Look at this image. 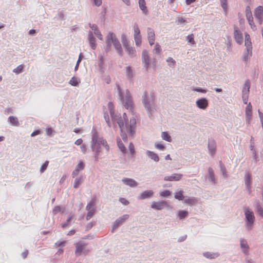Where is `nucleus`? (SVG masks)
<instances>
[{
    "label": "nucleus",
    "mask_w": 263,
    "mask_h": 263,
    "mask_svg": "<svg viewBox=\"0 0 263 263\" xmlns=\"http://www.w3.org/2000/svg\"><path fill=\"white\" fill-rule=\"evenodd\" d=\"M108 108L109 114L114 123L116 122L121 130L120 137H118L117 142L119 149L123 154L126 153V149L124 146V143L127 142V137L125 133L126 131L130 136H133L135 134L136 128V120L135 117L132 116L129 120L127 118L125 113L121 116L120 114H115L114 110L113 104L111 102L108 103Z\"/></svg>",
    "instance_id": "obj_1"
},
{
    "label": "nucleus",
    "mask_w": 263,
    "mask_h": 263,
    "mask_svg": "<svg viewBox=\"0 0 263 263\" xmlns=\"http://www.w3.org/2000/svg\"><path fill=\"white\" fill-rule=\"evenodd\" d=\"M104 147L105 149L109 150V145L106 141L102 137L99 136L96 132H93L92 135V140L91 143V148L94 153V157L96 161H98L100 155L101 146Z\"/></svg>",
    "instance_id": "obj_2"
},
{
    "label": "nucleus",
    "mask_w": 263,
    "mask_h": 263,
    "mask_svg": "<svg viewBox=\"0 0 263 263\" xmlns=\"http://www.w3.org/2000/svg\"><path fill=\"white\" fill-rule=\"evenodd\" d=\"M116 87L118 96L124 106L126 109L131 110L133 108V102L129 91L126 89L125 92H122L119 85H117Z\"/></svg>",
    "instance_id": "obj_3"
},
{
    "label": "nucleus",
    "mask_w": 263,
    "mask_h": 263,
    "mask_svg": "<svg viewBox=\"0 0 263 263\" xmlns=\"http://www.w3.org/2000/svg\"><path fill=\"white\" fill-rule=\"evenodd\" d=\"M143 104L148 114H151L154 107V96L152 93L145 92L142 96Z\"/></svg>",
    "instance_id": "obj_4"
},
{
    "label": "nucleus",
    "mask_w": 263,
    "mask_h": 263,
    "mask_svg": "<svg viewBox=\"0 0 263 263\" xmlns=\"http://www.w3.org/2000/svg\"><path fill=\"white\" fill-rule=\"evenodd\" d=\"M74 253L76 256L85 255L90 251L87 245L83 241H79L76 243Z\"/></svg>",
    "instance_id": "obj_5"
},
{
    "label": "nucleus",
    "mask_w": 263,
    "mask_h": 263,
    "mask_svg": "<svg viewBox=\"0 0 263 263\" xmlns=\"http://www.w3.org/2000/svg\"><path fill=\"white\" fill-rule=\"evenodd\" d=\"M142 62L143 66L146 68V70H148L151 67L154 68L156 66L155 60H154L153 62H151L148 51L146 50H144L142 51Z\"/></svg>",
    "instance_id": "obj_6"
},
{
    "label": "nucleus",
    "mask_w": 263,
    "mask_h": 263,
    "mask_svg": "<svg viewBox=\"0 0 263 263\" xmlns=\"http://www.w3.org/2000/svg\"><path fill=\"white\" fill-rule=\"evenodd\" d=\"M151 207L155 210L169 209L171 208L167 202L164 200L153 201L151 203Z\"/></svg>",
    "instance_id": "obj_7"
},
{
    "label": "nucleus",
    "mask_w": 263,
    "mask_h": 263,
    "mask_svg": "<svg viewBox=\"0 0 263 263\" xmlns=\"http://www.w3.org/2000/svg\"><path fill=\"white\" fill-rule=\"evenodd\" d=\"M86 210L87 211L86 219L88 220L93 216L96 211V203L94 199L91 200L88 202L86 205Z\"/></svg>",
    "instance_id": "obj_8"
},
{
    "label": "nucleus",
    "mask_w": 263,
    "mask_h": 263,
    "mask_svg": "<svg viewBox=\"0 0 263 263\" xmlns=\"http://www.w3.org/2000/svg\"><path fill=\"white\" fill-rule=\"evenodd\" d=\"M245 46L247 48V52L244 54L243 60L247 61L248 59V55L252 54V43L251 42L250 35L248 34H245Z\"/></svg>",
    "instance_id": "obj_9"
},
{
    "label": "nucleus",
    "mask_w": 263,
    "mask_h": 263,
    "mask_svg": "<svg viewBox=\"0 0 263 263\" xmlns=\"http://www.w3.org/2000/svg\"><path fill=\"white\" fill-rule=\"evenodd\" d=\"M85 167V162L82 160H78L77 164L76 165L74 170L73 171L72 173V177H75L78 176L80 172L83 171Z\"/></svg>",
    "instance_id": "obj_10"
},
{
    "label": "nucleus",
    "mask_w": 263,
    "mask_h": 263,
    "mask_svg": "<svg viewBox=\"0 0 263 263\" xmlns=\"http://www.w3.org/2000/svg\"><path fill=\"white\" fill-rule=\"evenodd\" d=\"M245 216L247 220V225L249 229H251V227L253 224L254 221V216L253 212L250 211L249 209L245 210Z\"/></svg>",
    "instance_id": "obj_11"
},
{
    "label": "nucleus",
    "mask_w": 263,
    "mask_h": 263,
    "mask_svg": "<svg viewBox=\"0 0 263 263\" xmlns=\"http://www.w3.org/2000/svg\"><path fill=\"white\" fill-rule=\"evenodd\" d=\"M129 217V215L124 214L117 218L114 222L112 227L113 231L125 222L128 219Z\"/></svg>",
    "instance_id": "obj_12"
},
{
    "label": "nucleus",
    "mask_w": 263,
    "mask_h": 263,
    "mask_svg": "<svg viewBox=\"0 0 263 263\" xmlns=\"http://www.w3.org/2000/svg\"><path fill=\"white\" fill-rule=\"evenodd\" d=\"M147 37L148 43L151 46L155 44V33L154 29L150 27H148L146 29Z\"/></svg>",
    "instance_id": "obj_13"
},
{
    "label": "nucleus",
    "mask_w": 263,
    "mask_h": 263,
    "mask_svg": "<svg viewBox=\"0 0 263 263\" xmlns=\"http://www.w3.org/2000/svg\"><path fill=\"white\" fill-rule=\"evenodd\" d=\"M254 14L256 18L258 20L259 23L261 24L263 18V7L262 6H258L256 8Z\"/></svg>",
    "instance_id": "obj_14"
},
{
    "label": "nucleus",
    "mask_w": 263,
    "mask_h": 263,
    "mask_svg": "<svg viewBox=\"0 0 263 263\" xmlns=\"http://www.w3.org/2000/svg\"><path fill=\"white\" fill-rule=\"evenodd\" d=\"M117 39L116 37V35L114 33L112 32H109L106 37V43L107 45V47L108 49L110 48L111 44L116 41Z\"/></svg>",
    "instance_id": "obj_15"
},
{
    "label": "nucleus",
    "mask_w": 263,
    "mask_h": 263,
    "mask_svg": "<svg viewBox=\"0 0 263 263\" xmlns=\"http://www.w3.org/2000/svg\"><path fill=\"white\" fill-rule=\"evenodd\" d=\"M89 27L91 29V31L93 32L94 34L100 40H103V36L98 29V27L97 25L95 24H89Z\"/></svg>",
    "instance_id": "obj_16"
},
{
    "label": "nucleus",
    "mask_w": 263,
    "mask_h": 263,
    "mask_svg": "<svg viewBox=\"0 0 263 263\" xmlns=\"http://www.w3.org/2000/svg\"><path fill=\"white\" fill-rule=\"evenodd\" d=\"M125 74L127 80L132 81L135 76L134 69L130 66L125 67Z\"/></svg>",
    "instance_id": "obj_17"
},
{
    "label": "nucleus",
    "mask_w": 263,
    "mask_h": 263,
    "mask_svg": "<svg viewBox=\"0 0 263 263\" xmlns=\"http://www.w3.org/2000/svg\"><path fill=\"white\" fill-rule=\"evenodd\" d=\"M122 182L126 185L131 187H134L137 186L138 182L134 179L128 178H124L122 179Z\"/></svg>",
    "instance_id": "obj_18"
},
{
    "label": "nucleus",
    "mask_w": 263,
    "mask_h": 263,
    "mask_svg": "<svg viewBox=\"0 0 263 263\" xmlns=\"http://www.w3.org/2000/svg\"><path fill=\"white\" fill-rule=\"evenodd\" d=\"M76 219V216L73 213H70L67 216L66 222L62 224V227L66 228L67 226L70 225L72 222Z\"/></svg>",
    "instance_id": "obj_19"
},
{
    "label": "nucleus",
    "mask_w": 263,
    "mask_h": 263,
    "mask_svg": "<svg viewBox=\"0 0 263 263\" xmlns=\"http://www.w3.org/2000/svg\"><path fill=\"white\" fill-rule=\"evenodd\" d=\"M197 106L200 109H205L208 106V101L205 98L198 99L196 102Z\"/></svg>",
    "instance_id": "obj_20"
},
{
    "label": "nucleus",
    "mask_w": 263,
    "mask_h": 263,
    "mask_svg": "<svg viewBox=\"0 0 263 263\" xmlns=\"http://www.w3.org/2000/svg\"><path fill=\"white\" fill-rule=\"evenodd\" d=\"M234 35L236 42L239 44H241L243 42L242 34L238 30L237 27H234Z\"/></svg>",
    "instance_id": "obj_21"
},
{
    "label": "nucleus",
    "mask_w": 263,
    "mask_h": 263,
    "mask_svg": "<svg viewBox=\"0 0 263 263\" xmlns=\"http://www.w3.org/2000/svg\"><path fill=\"white\" fill-rule=\"evenodd\" d=\"M252 105L250 103H249L246 108L245 110V115H246V120L247 122L250 123L251 121L252 116Z\"/></svg>",
    "instance_id": "obj_22"
},
{
    "label": "nucleus",
    "mask_w": 263,
    "mask_h": 263,
    "mask_svg": "<svg viewBox=\"0 0 263 263\" xmlns=\"http://www.w3.org/2000/svg\"><path fill=\"white\" fill-rule=\"evenodd\" d=\"M154 192L152 190H146L140 193L138 198L140 200H144L151 198L153 196Z\"/></svg>",
    "instance_id": "obj_23"
},
{
    "label": "nucleus",
    "mask_w": 263,
    "mask_h": 263,
    "mask_svg": "<svg viewBox=\"0 0 263 263\" xmlns=\"http://www.w3.org/2000/svg\"><path fill=\"white\" fill-rule=\"evenodd\" d=\"M88 40L89 41V45L91 48L95 50L96 48L97 44L96 43V38L93 35L92 31H89L88 34Z\"/></svg>",
    "instance_id": "obj_24"
},
{
    "label": "nucleus",
    "mask_w": 263,
    "mask_h": 263,
    "mask_svg": "<svg viewBox=\"0 0 263 263\" xmlns=\"http://www.w3.org/2000/svg\"><path fill=\"white\" fill-rule=\"evenodd\" d=\"M145 153L149 158L154 160L155 162H158L159 161L158 155L154 152L147 150L146 151Z\"/></svg>",
    "instance_id": "obj_25"
},
{
    "label": "nucleus",
    "mask_w": 263,
    "mask_h": 263,
    "mask_svg": "<svg viewBox=\"0 0 263 263\" xmlns=\"http://www.w3.org/2000/svg\"><path fill=\"white\" fill-rule=\"evenodd\" d=\"M181 177L180 175L174 174L171 176H166L164 178V180L167 181H174L180 180Z\"/></svg>",
    "instance_id": "obj_26"
},
{
    "label": "nucleus",
    "mask_w": 263,
    "mask_h": 263,
    "mask_svg": "<svg viewBox=\"0 0 263 263\" xmlns=\"http://www.w3.org/2000/svg\"><path fill=\"white\" fill-rule=\"evenodd\" d=\"M245 184L248 190L251 189V174L250 173H246L245 176Z\"/></svg>",
    "instance_id": "obj_27"
},
{
    "label": "nucleus",
    "mask_w": 263,
    "mask_h": 263,
    "mask_svg": "<svg viewBox=\"0 0 263 263\" xmlns=\"http://www.w3.org/2000/svg\"><path fill=\"white\" fill-rule=\"evenodd\" d=\"M116 49L117 52L120 55H122L123 54V50L121 47V45L119 42V41L117 40L114 41V42L112 44Z\"/></svg>",
    "instance_id": "obj_28"
},
{
    "label": "nucleus",
    "mask_w": 263,
    "mask_h": 263,
    "mask_svg": "<svg viewBox=\"0 0 263 263\" xmlns=\"http://www.w3.org/2000/svg\"><path fill=\"white\" fill-rule=\"evenodd\" d=\"M68 83L72 86L77 87L81 83V79L78 77H73L69 80Z\"/></svg>",
    "instance_id": "obj_29"
},
{
    "label": "nucleus",
    "mask_w": 263,
    "mask_h": 263,
    "mask_svg": "<svg viewBox=\"0 0 263 263\" xmlns=\"http://www.w3.org/2000/svg\"><path fill=\"white\" fill-rule=\"evenodd\" d=\"M8 122L12 125L18 126L19 125L18 120L17 117L10 116L8 119Z\"/></svg>",
    "instance_id": "obj_30"
},
{
    "label": "nucleus",
    "mask_w": 263,
    "mask_h": 263,
    "mask_svg": "<svg viewBox=\"0 0 263 263\" xmlns=\"http://www.w3.org/2000/svg\"><path fill=\"white\" fill-rule=\"evenodd\" d=\"M250 87V83L249 81H246V82L244 84V86H243V90H242V95H245V96H247V95H249Z\"/></svg>",
    "instance_id": "obj_31"
},
{
    "label": "nucleus",
    "mask_w": 263,
    "mask_h": 263,
    "mask_svg": "<svg viewBox=\"0 0 263 263\" xmlns=\"http://www.w3.org/2000/svg\"><path fill=\"white\" fill-rule=\"evenodd\" d=\"M125 51L128 53L129 56L134 57L136 55V50L133 47H131L129 45L124 47Z\"/></svg>",
    "instance_id": "obj_32"
},
{
    "label": "nucleus",
    "mask_w": 263,
    "mask_h": 263,
    "mask_svg": "<svg viewBox=\"0 0 263 263\" xmlns=\"http://www.w3.org/2000/svg\"><path fill=\"white\" fill-rule=\"evenodd\" d=\"M209 151L211 155H214L216 151V143L215 141H211L209 143Z\"/></svg>",
    "instance_id": "obj_33"
},
{
    "label": "nucleus",
    "mask_w": 263,
    "mask_h": 263,
    "mask_svg": "<svg viewBox=\"0 0 263 263\" xmlns=\"http://www.w3.org/2000/svg\"><path fill=\"white\" fill-rule=\"evenodd\" d=\"M139 5L140 9L145 14H147V10L146 7V4L144 0H139Z\"/></svg>",
    "instance_id": "obj_34"
},
{
    "label": "nucleus",
    "mask_w": 263,
    "mask_h": 263,
    "mask_svg": "<svg viewBox=\"0 0 263 263\" xmlns=\"http://www.w3.org/2000/svg\"><path fill=\"white\" fill-rule=\"evenodd\" d=\"M166 62L170 68H174L176 66L175 60L171 57L167 58L166 59Z\"/></svg>",
    "instance_id": "obj_35"
},
{
    "label": "nucleus",
    "mask_w": 263,
    "mask_h": 263,
    "mask_svg": "<svg viewBox=\"0 0 263 263\" xmlns=\"http://www.w3.org/2000/svg\"><path fill=\"white\" fill-rule=\"evenodd\" d=\"M162 51L160 45L158 43L155 44L153 49V53L154 54L159 55Z\"/></svg>",
    "instance_id": "obj_36"
},
{
    "label": "nucleus",
    "mask_w": 263,
    "mask_h": 263,
    "mask_svg": "<svg viewBox=\"0 0 263 263\" xmlns=\"http://www.w3.org/2000/svg\"><path fill=\"white\" fill-rule=\"evenodd\" d=\"M184 201V202L189 205H194L197 202V200L195 198H187L184 199V197L182 195V200Z\"/></svg>",
    "instance_id": "obj_37"
},
{
    "label": "nucleus",
    "mask_w": 263,
    "mask_h": 263,
    "mask_svg": "<svg viewBox=\"0 0 263 263\" xmlns=\"http://www.w3.org/2000/svg\"><path fill=\"white\" fill-rule=\"evenodd\" d=\"M73 187L74 188H77L79 187V186L82 183V178L81 176H77V177H75Z\"/></svg>",
    "instance_id": "obj_38"
},
{
    "label": "nucleus",
    "mask_w": 263,
    "mask_h": 263,
    "mask_svg": "<svg viewBox=\"0 0 263 263\" xmlns=\"http://www.w3.org/2000/svg\"><path fill=\"white\" fill-rule=\"evenodd\" d=\"M133 29H134V33H133L134 37L141 35L140 29L139 28L138 25L137 23L134 24V25L133 26Z\"/></svg>",
    "instance_id": "obj_39"
},
{
    "label": "nucleus",
    "mask_w": 263,
    "mask_h": 263,
    "mask_svg": "<svg viewBox=\"0 0 263 263\" xmlns=\"http://www.w3.org/2000/svg\"><path fill=\"white\" fill-rule=\"evenodd\" d=\"M240 246L244 253L247 252L248 249V246L247 245V241L245 240L242 239L240 241Z\"/></svg>",
    "instance_id": "obj_40"
},
{
    "label": "nucleus",
    "mask_w": 263,
    "mask_h": 263,
    "mask_svg": "<svg viewBox=\"0 0 263 263\" xmlns=\"http://www.w3.org/2000/svg\"><path fill=\"white\" fill-rule=\"evenodd\" d=\"M65 209L60 206H56L54 208L52 211V213L54 215H56L58 213L62 212L64 213Z\"/></svg>",
    "instance_id": "obj_41"
},
{
    "label": "nucleus",
    "mask_w": 263,
    "mask_h": 263,
    "mask_svg": "<svg viewBox=\"0 0 263 263\" xmlns=\"http://www.w3.org/2000/svg\"><path fill=\"white\" fill-rule=\"evenodd\" d=\"M161 138L163 140H165L167 142H171V137L168 135V134L167 132H162L161 133Z\"/></svg>",
    "instance_id": "obj_42"
},
{
    "label": "nucleus",
    "mask_w": 263,
    "mask_h": 263,
    "mask_svg": "<svg viewBox=\"0 0 263 263\" xmlns=\"http://www.w3.org/2000/svg\"><path fill=\"white\" fill-rule=\"evenodd\" d=\"M121 42L124 47L129 45L128 41L126 37V35L125 34L121 35Z\"/></svg>",
    "instance_id": "obj_43"
},
{
    "label": "nucleus",
    "mask_w": 263,
    "mask_h": 263,
    "mask_svg": "<svg viewBox=\"0 0 263 263\" xmlns=\"http://www.w3.org/2000/svg\"><path fill=\"white\" fill-rule=\"evenodd\" d=\"M134 41H135V45L137 47L140 46L141 45V43H142V36H141V35H140L139 36L134 37Z\"/></svg>",
    "instance_id": "obj_44"
},
{
    "label": "nucleus",
    "mask_w": 263,
    "mask_h": 263,
    "mask_svg": "<svg viewBox=\"0 0 263 263\" xmlns=\"http://www.w3.org/2000/svg\"><path fill=\"white\" fill-rule=\"evenodd\" d=\"M24 65H20L16 68H14L13 70V72L14 73H15V74H18L23 71V69H24Z\"/></svg>",
    "instance_id": "obj_45"
},
{
    "label": "nucleus",
    "mask_w": 263,
    "mask_h": 263,
    "mask_svg": "<svg viewBox=\"0 0 263 263\" xmlns=\"http://www.w3.org/2000/svg\"><path fill=\"white\" fill-rule=\"evenodd\" d=\"M187 42L191 44L194 45L195 44L194 41V36L193 34H189L186 37Z\"/></svg>",
    "instance_id": "obj_46"
},
{
    "label": "nucleus",
    "mask_w": 263,
    "mask_h": 263,
    "mask_svg": "<svg viewBox=\"0 0 263 263\" xmlns=\"http://www.w3.org/2000/svg\"><path fill=\"white\" fill-rule=\"evenodd\" d=\"M209 179L213 183H215L214 171L212 168H209Z\"/></svg>",
    "instance_id": "obj_47"
},
{
    "label": "nucleus",
    "mask_w": 263,
    "mask_h": 263,
    "mask_svg": "<svg viewBox=\"0 0 263 263\" xmlns=\"http://www.w3.org/2000/svg\"><path fill=\"white\" fill-rule=\"evenodd\" d=\"M160 196L163 197H167L171 195V192L168 190L161 191L159 193Z\"/></svg>",
    "instance_id": "obj_48"
},
{
    "label": "nucleus",
    "mask_w": 263,
    "mask_h": 263,
    "mask_svg": "<svg viewBox=\"0 0 263 263\" xmlns=\"http://www.w3.org/2000/svg\"><path fill=\"white\" fill-rule=\"evenodd\" d=\"M246 15L247 20L253 17L252 12L249 7H247L246 9Z\"/></svg>",
    "instance_id": "obj_49"
},
{
    "label": "nucleus",
    "mask_w": 263,
    "mask_h": 263,
    "mask_svg": "<svg viewBox=\"0 0 263 263\" xmlns=\"http://www.w3.org/2000/svg\"><path fill=\"white\" fill-rule=\"evenodd\" d=\"M48 164H49V161H46L44 162V163H43L42 164V165L41 166V167L40 168V172L41 173H44L45 172V171L47 169Z\"/></svg>",
    "instance_id": "obj_50"
},
{
    "label": "nucleus",
    "mask_w": 263,
    "mask_h": 263,
    "mask_svg": "<svg viewBox=\"0 0 263 263\" xmlns=\"http://www.w3.org/2000/svg\"><path fill=\"white\" fill-rule=\"evenodd\" d=\"M204 255L207 257V258H214L215 257H217L218 256V254H216V253H213V254H211L210 253H204Z\"/></svg>",
    "instance_id": "obj_51"
},
{
    "label": "nucleus",
    "mask_w": 263,
    "mask_h": 263,
    "mask_svg": "<svg viewBox=\"0 0 263 263\" xmlns=\"http://www.w3.org/2000/svg\"><path fill=\"white\" fill-rule=\"evenodd\" d=\"M221 7L224 11L226 12L227 11V0H220Z\"/></svg>",
    "instance_id": "obj_52"
},
{
    "label": "nucleus",
    "mask_w": 263,
    "mask_h": 263,
    "mask_svg": "<svg viewBox=\"0 0 263 263\" xmlns=\"http://www.w3.org/2000/svg\"><path fill=\"white\" fill-rule=\"evenodd\" d=\"M66 241H59L55 243V246L62 248L66 245Z\"/></svg>",
    "instance_id": "obj_53"
},
{
    "label": "nucleus",
    "mask_w": 263,
    "mask_h": 263,
    "mask_svg": "<svg viewBox=\"0 0 263 263\" xmlns=\"http://www.w3.org/2000/svg\"><path fill=\"white\" fill-rule=\"evenodd\" d=\"M128 148L130 151V153L132 155H134L135 151V148L133 144L132 143H130L128 145Z\"/></svg>",
    "instance_id": "obj_54"
},
{
    "label": "nucleus",
    "mask_w": 263,
    "mask_h": 263,
    "mask_svg": "<svg viewBox=\"0 0 263 263\" xmlns=\"http://www.w3.org/2000/svg\"><path fill=\"white\" fill-rule=\"evenodd\" d=\"M82 57H83V55H82V54L81 53L79 55V59L77 62V64H76V65L74 67V70L75 71H77L78 69V67H79V63L81 62V60H82Z\"/></svg>",
    "instance_id": "obj_55"
},
{
    "label": "nucleus",
    "mask_w": 263,
    "mask_h": 263,
    "mask_svg": "<svg viewBox=\"0 0 263 263\" xmlns=\"http://www.w3.org/2000/svg\"><path fill=\"white\" fill-rule=\"evenodd\" d=\"M256 210L259 215L263 218V210L259 205H257Z\"/></svg>",
    "instance_id": "obj_56"
},
{
    "label": "nucleus",
    "mask_w": 263,
    "mask_h": 263,
    "mask_svg": "<svg viewBox=\"0 0 263 263\" xmlns=\"http://www.w3.org/2000/svg\"><path fill=\"white\" fill-rule=\"evenodd\" d=\"M119 201L123 205H127L129 204V201L124 198H120Z\"/></svg>",
    "instance_id": "obj_57"
},
{
    "label": "nucleus",
    "mask_w": 263,
    "mask_h": 263,
    "mask_svg": "<svg viewBox=\"0 0 263 263\" xmlns=\"http://www.w3.org/2000/svg\"><path fill=\"white\" fill-rule=\"evenodd\" d=\"M248 21L249 22V25H250L251 28L253 30L255 29V26L254 25V22H253V18H251L250 19L248 20Z\"/></svg>",
    "instance_id": "obj_58"
},
{
    "label": "nucleus",
    "mask_w": 263,
    "mask_h": 263,
    "mask_svg": "<svg viewBox=\"0 0 263 263\" xmlns=\"http://www.w3.org/2000/svg\"><path fill=\"white\" fill-rule=\"evenodd\" d=\"M155 146L156 148H157L159 150H161V151H163L165 149L164 146L162 144L155 143Z\"/></svg>",
    "instance_id": "obj_59"
},
{
    "label": "nucleus",
    "mask_w": 263,
    "mask_h": 263,
    "mask_svg": "<svg viewBox=\"0 0 263 263\" xmlns=\"http://www.w3.org/2000/svg\"><path fill=\"white\" fill-rule=\"evenodd\" d=\"M80 149L82 153L86 154L87 151V147L86 144H82L80 146Z\"/></svg>",
    "instance_id": "obj_60"
},
{
    "label": "nucleus",
    "mask_w": 263,
    "mask_h": 263,
    "mask_svg": "<svg viewBox=\"0 0 263 263\" xmlns=\"http://www.w3.org/2000/svg\"><path fill=\"white\" fill-rule=\"evenodd\" d=\"M53 130L51 128H48L46 129V133L49 136H52Z\"/></svg>",
    "instance_id": "obj_61"
},
{
    "label": "nucleus",
    "mask_w": 263,
    "mask_h": 263,
    "mask_svg": "<svg viewBox=\"0 0 263 263\" xmlns=\"http://www.w3.org/2000/svg\"><path fill=\"white\" fill-rule=\"evenodd\" d=\"M104 119H105L106 122L107 123L108 126H110V124L109 123V118L108 115L105 114H104Z\"/></svg>",
    "instance_id": "obj_62"
},
{
    "label": "nucleus",
    "mask_w": 263,
    "mask_h": 263,
    "mask_svg": "<svg viewBox=\"0 0 263 263\" xmlns=\"http://www.w3.org/2000/svg\"><path fill=\"white\" fill-rule=\"evenodd\" d=\"M175 198L179 200H181V191H179L176 193Z\"/></svg>",
    "instance_id": "obj_63"
},
{
    "label": "nucleus",
    "mask_w": 263,
    "mask_h": 263,
    "mask_svg": "<svg viewBox=\"0 0 263 263\" xmlns=\"http://www.w3.org/2000/svg\"><path fill=\"white\" fill-rule=\"evenodd\" d=\"M258 114H259V118H260L261 124H262V126L263 127V114L261 113V112H260L259 110H258Z\"/></svg>",
    "instance_id": "obj_64"
}]
</instances>
